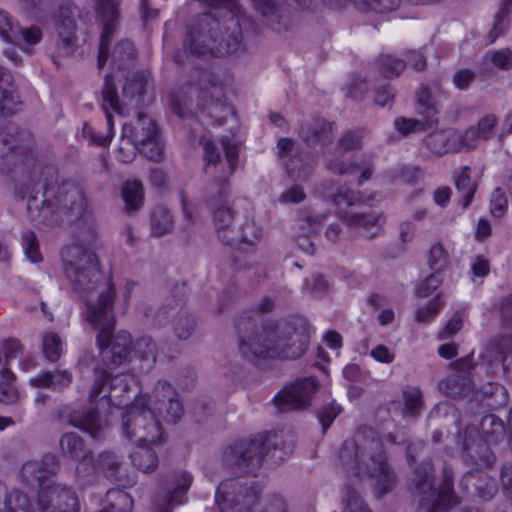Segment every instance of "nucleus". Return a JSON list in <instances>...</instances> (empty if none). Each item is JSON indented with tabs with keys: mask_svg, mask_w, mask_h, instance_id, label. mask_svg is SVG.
<instances>
[{
	"mask_svg": "<svg viewBox=\"0 0 512 512\" xmlns=\"http://www.w3.org/2000/svg\"><path fill=\"white\" fill-rule=\"evenodd\" d=\"M0 378V402L3 404L15 403L18 400V390L13 385L15 375L9 368L3 367Z\"/></svg>",
	"mask_w": 512,
	"mask_h": 512,
	"instance_id": "603ef678",
	"label": "nucleus"
},
{
	"mask_svg": "<svg viewBox=\"0 0 512 512\" xmlns=\"http://www.w3.org/2000/svg\"><path fill=\"white\" fill-rule=\"evenodd\" d=\"M499 123V119L494 114H487L481 117L475 126H470L462 132L464 147L466 151L477 147L479 141H488L494 135V130Z\"/></svg>",
	"mask_w": 512,
	"mask_h": 512,
	"instance_id": "72a5a7b5",
	"label": "nucleus"
},
{
	"mask_svg": "<svg viewBox=\"0 0 512 512\" xmlns=\"http://www.w3.org/2000/svg\"><path fill=\"white\" fill-rule=\"evenodd\" d=\"M192 481V475L186 471L168 474L155 498L157 509L160 512H172L174 507L183 504Z\"/></svg>",
	"mask_w": 512,
	"mask_h": 512,
	"instance_id": "5701e85b",
	"label": "nucleus"
},
{
	"mask_svg": "<svg viewBox=\"0 0 512 512\" xmlns=\"http://www.w3.org/2000/svg\"><path fill=\"white\" fill-rule=\"evenodd\" d=\"M462 484L466 489H473L479 497L485 499L493 498L498 491L497 481L479 469L467 471L462 478Z\"/></svg>",
	"mask_w": 512,
	"mask_h": 512,
	"instance_id": "f704fd0d",
	"label": "nucleus"
},
{
	"mask_svg": "<svg viewBox=\"0 0 512 512\" xmlns=\"http://www.w3.org/2000/svg\"><path fill=\"white\" fill-rule=\"evenodd\" d=\"M200 84L186 85L182 90L173 95L172 109L180 118L194 114L197 109L207 111L209 117L222 125L231 113V107L227 104L224 87L207 72L200 73Z\"/></svg>",
	"mask_w": 512,
	"mask_h": 512,
	"instance_id": "0eeeda50",
	"label": "nucleus"
},
{
	"mask_svg": "<svg viewBox=\"0 0 512 512\" xmlns=\"http://www.w3.org/2000/svg\"><path fill=\"white\" fill-rule=\"evenodd\" d=\"M87 321L99 331L96 341L100 350L101 368L112 370L127 363L132 353V337L127 331L113 334L116 319L109 296L89 305Z\"/></svg>",
	"mask_w": 512,
	"mask_h": 512,
	"instance_id": "423d86ee",
	"label": "nucleus"
},
{
	"mask_svg": "<svg viewBox=\"0 0 512 512\" xmlns=\"http://www.w3.org/2000/svg\"><path fill=\"white\" fill-rule=\"evenodd\" d=\"M132 351H134L142 361H147L152 364L156 361L157 345L149 336H142L138 338L135 343L132 342Z\"/></svg>",
	"mask_w": 512,
	"mask_h": 512,
	"instance_id": "864d4df0",
	"label": "nucleus"
},
{
	"mask_svg": "<svg viewBox=\"0 0 512 512\" xmlns=\"http://www.w3.org/2000/svg\"><path fill=\"white\" fill-rule=\"evenodd\" d=\"M0 512H80V502L71 487L53 483L42 487L34 502L24 493L12 491L0 502Z\"/></svg>",
	"mask_w": 512,
	"mask_h": 512,
	"instance_id": "1a4fd4ad",
	"label": "nucleus"
},
{
	"mask_svg": "<svg viewBox=\"0 0 512 512\" xmlns=\"http://www.w3.org/2000/svg\"><path fill=\"white\" fill-rule=\"evenodd\" d=\"M64 196L65 200L62 202L55 224H70L84 219L89 214L88 200L81 185L72 182Z\"/></svg>",
	"mask_w": 512,
	"mask_h": 512,
	"instance_id": "bb28decb",
	"label": "nucleus"
},
{
	"mask_svg": "<svg viewBox=\"0 0 512 512\" xmlns=\"http://www.w3.org/2000/svg\"><path fill=\"white\" fill-rule=\"evenodd\" d=\"M120 466L119 457L111 451H103L96 458H92V468L110 479L117 477Z\"/></svg>",
	"mask_w": 512,
	"mask_h": 512,
	"instance_id": "a18cd8bd",
	"label": "nucleus"
},
{
	"mask_svg": "<svg viewBox=\"0 0 512 512\" xmlns=\"http://www.w3.org/2000/svg\"><path fill=\"white\" fill-rule=\"evenodd\" d=\"M146 444L138 443V446L130 453V459L138 470L149 473L157 467L158 457Z\"/></svg>",
	"mask_w": 512,
	"mask_h": 512,
	"instance_id": "c03bdc74",
	"label": "nucleus"
},
{
	"mask_svg": "<svg viewBox=\"0 0 512 512\" xmlns=\"http://www.w3.org/2000/svg\"><path fill=\"white\" fill-rule=\"evenodd\" d=\"M19 103L13 75L8 69L0 67V117L13 114Z\"/></svg>",
	"mask_w": 512,
	"mask_h": 512,
	"instance_id": "c9c22d12",
	"label": "nucleus"
},
{
	"mask_svg": "<svg viewBox=\"0 0 512 512\" xmlns=\"http://www.w3.org/2000/svg\"><path fill=\"white\" fill-rule=\"evenodd\" d=\"M69 423L85 432L92 438L99 439L102 435V425L99 412L95 408H89L83 412L74 411L69 415Z\"/></svg>",
	"mask_w": 512,
	"mask_h": 512,
	"instance_id": "4c0bfd02",
	"label": "nucleus"
},
{
	"mask_svg": "<svg viewBox=\"0 0 512 512\" xmlns=\"http://www.w3.org/2000/svg\"><path fill=\"white\" fill-rule=\"evenodd\" d=\"M340 460L347 472L356 476L367 475L377 478L376 491L384 495L394 489L397 477L388 465L381 441L370 432V435L358 433L354 439L343 442Z\"/></svg>",
	"mask_w": 512,
	"mask_h": 512,
	"instance_id": "20e7f679",
	"label": "nucleus"
},
{
	"mask_svg": "<svg viewBox=\"0 0 512 512\" xmlns=\"http://www.w3.org/2000/svg\"><path fill=\"white\" fill-rule=\"evenodd\" d=\"M254 9L261 15L267 25L273 30L281 32L287 30L289 18L287 5L298 7L307 6L312 0H251Z\"/></svg>",
	"mask_w": 512,
	"mask_h": 512,
	"instance_id": "393cba45",
	"label": "nucleus"
},
{
	"mask_svg": "<svg viewBox=\"0 0 512 512\" xmlns=\"http://www.w3.org/2000/svg\"><path fill=\"white\" fill-rule=\"evenodd\" d=\"M116 78L119 79L118 74H106L104 84L101 89L102 109L105 112L110 128L114 125L111 111L119 115H126L129 113L130 108L139 107L143 102V95L146 87V79L144 75L135 73L132 77L125 78V84L122 89V98H120L115 82Z\"/></svg>",
	"mask_w": 512,
	"mask_h": 512,
	"instance_id": "9b49d317",
	"label": "nucleus"
},
{
	"mask_svg": "<svg viewBox=\"0 0 512 512\" xmlns=\"http://www.w3.org/2000/svg\"><path fill=\"white\" fill-rule=\"evenodd\" d=\"M59 448L63 457L76 461L88 460L92 455L84 439L76 432L64 433L59 439Z\"/></svg>",
	"mask_w": 512,
	"mask_h": 512,
	"instance_id": "e433bc0d",
	"label": "nucleus"
},
{
	"mask_svg": "<svg viewBox=\"0 0 512 512\" xmlns=\"http://www.w3.org/2000/svg\"><path fill=\"white\" fill-rule=\"evenodd\" d=\"M132 386L137 389V383L132 375L118 374L113 377L101 367L94 368V382L89 392V400L95 402L97 398H108L111 403L121 406L127 404L134 397H138Z\"/></svg>",
	"mask_w": 512,
	"mask_h": 512,
	"instance_id": "dca6fc26",
	"label": "nucleus"
},
{
	"mask_svg": "<svg viewBox=\"0 0 512 512\" xmlns=\"http://www.w3.org/2000/svg\"><path fill=\"white\" fill-rule=\"evenodd\" d=\"M324 196L336 207L342 218L349 214V208L359 207L372 199V196H365L363 192L346 185L339 186L335 192H324Z\"/></svg>",
	"mask_w": 512,
	"mask_h": 512,
	"instance_id": "473e14b6",
	"label": "nucleus"
},
{
	"mask_svg": "<svg viewBox=\"0 0 512 512\" xmlns=\"http://www.w3.org/2000/svg\"><path fill=\"white\" fill-rule=\"evenodd\" d=\"M65 275L74 290L86 301V319L89 305L101 302L109 296L114 308L116 291L110 277L101 273L96 254L81 244L75 243L62 249Z\"/></svg>",
	"mask_w": 512,
	"mask_h": 512,
	"instance_id": "7ed1b4c3",
	"label": "nucleus"
},
{
	"mask_svg": "<svg viewBox=\"0 0 512 512\" xmlns=\"http://www.w3.org/2000/svg\"><path fill=\"white\" fill-rule=\"evenodd\" d=\"M426 148L435 156L466 151L462 132L456 129L440 130L430 133L424 139Z\"/></svg>",
	"mask_w": 512,
	"mask_h": 512,
	"instance_id": "c85d7f7f",
	"label": "nucleus"
},
{
	"mask_svg": "<svg viewBox=\"0 0 512 512\" xmlns=\"http://www.w3.org/2000/svg\"><path fill=\"white\" fill-rule=\"evenodd\" d=\"M381 74L385 78H394L406 68V61L392 55H381L379 58Z\"/></svg>",
	"mask_w": 512,
	"mask_h": 512,
	"instance_id": "4d7b16f0",
	"label": "nucleus"
},
{
	"mask_svg": "<svg viewBox=\"0 0 512 512\" xmlns=\"http://www.w3.org/2000/svg\"><path fill=\"white\" fill-rule=\"evenodd\" d=\"M342 412V407L335 401L321 407L317 412V418L322 426L323 433H326L336 417Z\"/></svg>",
	"mask_w": 512,
	"mask_h": 512,
	"instance_id": "680f3d73",
	"label": "nucleus"
},
{
	"mask_svg": "<svg viewBox=\"0 0 512 512\" xmlns=\"http://www.w3.org/2000/svg\"><path fill=\"white\" fill-rule=\"evenodd\" d=\"M475 364L471 356H467L456 360L453 363L454 368L459 374L450 377L446 383L448 394L450 396H462L474 389V383L470 379V371L475 368Z\"/></svg>",
	"mask_w": 512,
	"mask_h": 512,
	"instance_id": "2f4dec72",
	"label": "nucleus"
},
{
	"mask_svg": "<svg viewBox=\"0 0 512 512\" xmlns=\"http://www.w3.org/2000/svg\"><path fill=\"white\" fill-rule=\"evenodd\" d=\"M318 387L319 382L315 377L299 378L279 391L272 403L278 412L305 410L310 407Z\"/></svg>",
	"mask_w": 512,
	"mask_h": 512,
	"instance_id": "aec40b11",
	"label": "nucleus"
},
{
	"mask_svg": "<svg viewBox=\"0 0 512 512\" xmlns=\"http://www.w3.org/2000/svg\"><path fill=\"white\" fill-rule=\"evenodd\" d=\"M94 9L97 20L102 25V32L99 43L98 66L103 68L109 52V45L118 25L120 13V0H94Z\"/></svg>",
	"mask_w": 512,
	"mask_h": 512,
	"instance_id": "b1692460",
	"label": "nucleus"
},
{
	"mask_svg": "<svg viewBox=\"0 0 512 512\" xmlns=\"http://www.w3.org/2000/svg\"><path fill=\"white\" fill-rule=\"evenodd\" d=\"M42 349L44 356L50 362L59 360L62 353V341L60 337L53 332H49L43 336Z\"/></svg>",
	"mask_w": 512,
	"mask_h": 512,
	"instance_id": "bf43d9fd",
	"label": "nucleus"
},
{
	"mask_svg": "<svg viewBox=\"0 0 512 512\" xmlns=\"http://www.w3.org/2000/svg\"><path fill=\"white\" fill-rule=\"evenodd\" d=\"M143 195V185L140 182H126L122 190L125 209L128 212L138 210L143 204Z\"/></svg>",
	"mask_w": 512,
	"mask_h": 512,
	"instance_id": "3c124183",
	"label": "nucleus"
},
{
	"mask_svg": "<svg viewBox=\"0 0 512 512\" xmlns=\"http://www.w3.org/2000/svg\"><path fill=\"white\" fill-rule=\"evenodd\" d=\"M60 468L59 457L53 453H46L38 460L25 462L21 469V477L30 486L41 485L44 480L56 476Z\"/></svg>",
	"mask_w": 512,
	"mask_h": 512,
	"instance_id": "cd10ccee",
	"label": "nucleus"
},
{
	"mask_svg": "<svg viewBox=\"0 0 512 512\" xmlns=\"http://www.w3.org/2000/svg\"><path fill=\"white\" fill-rule=\"evenodd\" d=\"M85 461H78L79 464L75 470L76 482L81 489L92 484L95 481V474L98 473L97 470L92 468V460L89 463Z\"/></svg>",
	"mask_w": 512,
	"mask_h": 512,
	"instance_id": "e2e57ef3",
	"label": "nucleus"
},
{
	"mask_svg": "<svg viewBox=\"0 0 512 512\" xmlns=\"http://www.w3.org/2000/svg\"><path fill=\"white\" fill-rule=\"evenodd\" d=\"M435 470L430 462H423L416 467L412 477V486L421 496L417 512H447L458 505L453 488V470L444 464L442 482L435 487Z\"/></svg>",
	"mask_w": 512,
	"mask_h": 512,
	"instance_id": "9d476101",
	"label": "nucleus"
},
{
	"mask_svg": "<svg viewBox=\"0 0 512 512\" xmlns=\"http://www.w3.org/2000/svg\"><path fill=\"white\" fill-rule=\"evenodd\" d=\"M363 137V129L357 128L345 131L337 142L335 153L330 151L322 152L325 168L336 175H351L358 171L360 165L354 161H344L342 154L353 150H360Z\"/></svg>",
	"mask_w": 512,
	"mask_h": 512,
	"instance_id": "412c9836",
	"label": "nucleus"
},
{
	"mask_svg": "<svg viewBox=\"0 0 512 512\" xmlns=\"http://www.w3.org/2000/svg\"><path fill=\"white\" fill-rule=\"evenodd\" d=\"M344 221L347 223L348 226L358 228H369V227H375L377 229L376 232L369 234L367 238L369 240L373 239L381 230L380 226L378 225L379 217L375 215H368L364 213H354V214H348L344 216Z\"/></svg>",
	"mask_w": 512,
	"mask_h": 512,
	"instance_id": "5fc2aeb1",
	"label": "nucleus"
},
{
	"mask_svg": "<svg viewBox=\"0 0 512 512\" xmlns=\"http://www.w3.org/2000/svg\"><path fill=\"white\" fill-rule=\"evenodd\" d=\"M509 357L512 358V335H501L493 338L480 354L482 364L493 367L501 363L506 372H511V369L505 365V359Z\"/></svg>",
	"mask_w": 512,
	"mask_h": 512,
	"instance_id": "7c9ffc66",
	"label": "nucleus"
},
{
	"mask_svg": "<svg viewBox=\"0 0 512 512\" xmlns=\"http://www.w3.org/2000/svg\"><path fill=\"white\" fill-rule=\"evenodd\" d=\"M108 496L115 498L117 503H111L108 508H104L99 512H126V509L131 507L132 499L125 491L109 490Z\"/></svg>",
	"mask_w": 512,
	"mask_h": 512,
	"instance_id": "0e129e2a",
	"label": "nucleus"
},
{
	"mask_svg": "<svg viewBox=\"0 0 512 512\" xmlns=\"http://www.w3.org/2000/svg\"><path fill=\"white\" fill-rule=\"evenodd\" d=\"M0 36L7 42L17 46L34 45L41 40V30L36 26L22 28L14 24L9 15L0 11Z\"/></svg>",
	"mask_w": 512,
	"mask_h": 512,
	"instance_id": "c756f323",
	"label": "nucleus"
},
{
	"mask_svg": "<svg viewBox=\"0 0 512 512\" xmlns=\"http://www.w3.org/2000/svg\"><path fill=\"white\" fill-rule=\"evenodd\" d=\"M342 503L344 505L342 512H371L360 494L350 485L345 486Z\"/></svg>",
	"mask_w": 512,
	"mask_h": 512,
	"instance_id": "13d9d810",
	"label": "nucleus"
},
{
	"mask_svg": "<svg viewBox=\"0 0 512 512\" xmlns=\"http://www.w3.org/2000/svg\"><path fill=\"white\" fill-rule=\"evenodd\" d=\"M146 399L156 419L176 424L184 415V407L178 392L165 380L158 381L152 394L146 396Z\"/></svg>",
	"mask_w": 512,
	"mask_h": 512,
	"instance_id": "6ab92c4d",
	"label": "nucleus"
},
{
	"mask_svg": "<svg viewBox=\"0 0 512 512\" xmlns=\"http://www.w3.org/2000/svg\"><path fill=\"white\" fill-rule=\"evenodd\" d=\"M428 124L425 121L406 118L403 116L397 117L394 120V128L403 136H407L411 133L425 131Z\"/></svg>",
	"mask_w": 512,
	"mask_h": 512,
	"instance_id": "052dcab7",
	"label": "nucleus"
},
{
	"mask_svg": "<svg viewBox=\"0 0 512 512\" xmlns=\"http://www.w3.org/2000/svg\"><path fill=\"white\" fill-rule=\"evenodd\" d=\"M395 177L407 184H415L423 176V171L419 166L403 165L396 169Z\"/></svg>",
	"mask_w": 512,
	"mask_h": 512,
	"instance_id": "774afa93",
	"label": "nucleus"
},
{
	"mask_svg": "<svg viewBox=\"0 0 512 512\" xmlns=\"http://www.w3.org/2000/svg\"><path fill=\"white\" fill-rule=\"evenodd\" d=\"M236 239L233 241V247L247 245L253 247L262 236L261 227L257 226L253 220H246L235 230Z\"/></svg>",
	"mask_w": 512,
	"mask_h": 512,
	"instance_id": "de8ad7c7",
	"label": "nucleus"
},
{
	"mask_svg": "<svg viewBox=\"0 0 512 512\" xmlns=\"http://www.w3.org/2000/svg\"><path fill=\"white\" fill-rule=\"evenodd\" d=\"M404 406L403 413L405 416L417 417L423 407L422 393L418 388H409L403 392Z\"/></svg>",
	"mask_w": 512,
	"mask_h": 512,
	"instance_id": "6e6d98bb",
	"label": "nucleus"
},
{
	"mask_svg": "<svg viewBox=\"0 0 512 512\" xmlns=\"http://www.w3.org/2000/svg\"><path fill=\"white\" fill-rule=\"evenodd\" d=\"M183 303V299L166 298L153 314L154 324L159 327L166 325L172 316L174 318L178 312L183 311L181 309Z\"/></svg>",
	"mask_w": 512,
	"mask_h": 512,
	"instance_id": "8fccbe9b",
	"label": "nucleus"
},
{
	"mask_svg": "<svg viewBox=\"0 0 512 512\" xmlns=\"http://www.w3.org/2000/svg\"><path fill=\"white\" fill-rule=\"evenodd\" d=\"M71 183L59 182L56 169L46 166L40 171L33 169L28 175L18 178L14 192L20 199L27 198V212L32 220L53 225Z\"/></svg>",
	"mask_w": 512,
	"mask_h": 512,
	"instance_id": "f03ea898",
	"label": "nucleus"
},
{
	"mask_svg": "<svg viewBox=\"0 0 512 512\" xmlns=\"http://www.w3.org/2000/svg\"><path fill=\"white\" fill-rule=\"evenodd\" d=\"M395 99V91L390 84L380 85L375 88L373 101L379 107L391 108Z\"/></svg>",
	"mask_w": 512,
	"mask_h": 512,
	"instance_id": "69168bd1",
	"label": "nucleus"
},
{
	"mask_svg": "<svg viewBox=\"0 0 512 512\" xmlns=\"http://www.w3.org/2000/svg\"><path fill=\"white\" fill-rule=\"evenodd\" d=\"M227 184L221 183L217 194L212 195L208 201L212 213V220L218 239L224 245H233L236 239L235 223L236 211L228 197Z\"/></svg>",
	"mask_w": 512,
	"mask_h": 512,
	"instance_id": "a211bd4d",
	"label": "nucleus"
},
{
	"mask_svg": "<svg viewBox=\"0 0 512 512\" xmlns=\"http://www.w3.org/2000/svg\"><path fill=\"white\" fill-rule=\"evenodd\" d=\"M241 41L239 19L220 20L214 13L207 12L196 18L184 40V47L194 55L223 57L237 52Z\"/></svg>",
	"mask_w": 512,
	"mask_h": 512,
	"instance_id": "39448f33",
	"label": "nucleus"
},
{
	"mask_svg": "<svg viewBox=\"0 0 512 512\" xmlns=\"http://www.w3.org/2000/svg\"><path fill=\"white\" fill-rule=\"evenodd\" d=\"M71 382L72 373L67 369L46 371L30 380L31 385L36 388H48L58 391L68 387Z\"/></svg>",
	"mask_w": 512,
	"mask_h": 512,
	"instance_id": "58836bf2",
	"label": "nucleus"
},
{
	"mask_svg": "<svg viewBox=\"0 0 512 512\" xmlns=\"http://www.w3.org/2000/svg\"><path fill=\"white\" fill-rule=\"evenodd\" d=\"M485 59L490 60L499 69L509 70L512 68V51L508 48L488 53Z\"/></svg>",
	"mask_w": 512,
	"mask_h": 512,
	"instance_id": "338daca9",
	"label": "nucleus"
},
{
	"mask_svg": "<svg viewBox=\"0 0 512 512\" xmlns=\"http://www.w3.org/2000/svg\"><path fill=\"white\" fill-rule=\"evenodd\" d=\"M471 168L464 166L460 174L455 179V186L457 192L462 196V206L467 208L473 201L475 192L478 188V183L471 179Z\"/></svg>",
	"mask_w": 512,
	"mask_h": 512,
	"instance_id": "49530a36",
	"label": "nucleus"
},
{
	"mask_svg": "<svg viewBox=\"0 0 512 512\" xmlns=\"http://www.w3.org/2000/svg\"><path fill=\"white\" fill-rule=\"evenodd\" d=\"M174 228V217L168 207L157 205L151 212L152 234L157 237L170 233Z\"/></svg>",
	"mask_w": 512,
	"mask_h": 512,
	"instance_id": "37998d69",
	"label": "nucleus"
},
{
	"mask_svg": "<svg viewBox=\"0 0 512 512\" xmlns=\"http://www.w3.org/2000/svg\"><path fill=\"white\" fill-rule=\"evenodd\" d=\"M298 135L307 146L320 145L327 151L334 141V123L321 117L305 119L298 126Z\"/></svg>",
	"mask_w": 512,
	"mask_h": 512,
	"instance_id": "a878e982",
	"label": "nucleus"
},
{
	"mask_svg": "<svg viewBox=\"0 0 512 512\" xmlns=\"http://www.w3.org/2000/svg\"><path fill=\"white\" fill-rule=\"evenodd\" d=\"M197 327L196 318L188 311H180L172 320V330L179 340H187Z\"/></svg>",
	"mask_w": 512,
	"mask_h": 512,
	"instance_id": "09e8293b",
	"label": "nucleus"
},
{
	"mask_svg": "<svg viewBox=\"0 0 512 512\" xmlns=\"http://www.w3.org/2000/svg\"><path fill=\"white\" fill-rule=\"evenodd\" d=\"M135 49L130 40H121L113 48L111 54V68L118 73L134 64Z\"/></svg>",
	"mask_w": 512,
	"mask_h": 512,
	"instance_id": "79ce46f5",
	"label": "nucleus"
},
{
	"mask_svg": "<svg viewBox=\"0 0 512 512\" xmlns=\"http://www.w3.org/2000/svg\"><path fill=\"white\" fill-rule=\"evenodd\" d=\"M457 443L461 445L462 459L467 465L492 466L496 461L490 443L480 436L475 426H468L463 433L459 432Z\"/></svg>",
	"mask_w": 512,
	"mask_h": 512,
	"instance_id": "4be33fe9",
	"label": "nucleus"
},
{
	"mask_svg": "<svg viewBox=\"0 0 512 512\" xmlns=\"http://www.w3.org/2000/svg\"><path fill=\"white\" fill-rule=\"evenodd\" d=\"M261 492L262 486L256 476L232 477L218 485L215 502L221 512H248Z\"/></svg>",
	"mask_w": 512,
	"mask_h": 512,
	"instance_id": "ddd939ff",
	"label": "nucleus"
},
{
	"mask_svg": "<svg viewBox=\"0 0 512 512\" xmlns=\"http://www.w3.org/2000/svg\"><path fill=\"white\" fill-rule=\"evenodd\" d=\"M239 350L250 361L258 359L295 360L302 357L310 342V325L302 316H290L257 327V319L249 313L236 320Z\"/></svg>",
	"mask_w": 512,
	"mask_h": 512,
	"instance_id": "f257e3e1",
	"label": "nucleus"
},
{
	"mask_svg": "<svg viewBox=\"0 0 512 512\" xmlns=\"http://www.w3.org/2000/svg\"><path fill=\"white\" fill-rule=\"evenodd\" d=\"M123 435L136 443L158 444L162 442L163 431L159 419H156L145 396L136 397L128 405L122 417Z\"/></svg>",
	"mask_w": 512,
	"mask_h": 512,
	"instance_id": "f8f14e48",
	"label": "nucleus"
},
{
	"mask_svg": "<svg viewBox=\"0 0 512 512\" xmlns=\"http://www.w3.org/2000/svg\"><path fill=\"white\" fill-rule=\"evenodd\" d=\"M158 134L155 120L138 112L135 119L123 124L122 141L127 140L140 146L147 158L159 161L163 156V147L158 142Z\"/></svg>",
	"mask_w": 512,
	"mask_h": 512,
	"instance_id": "f3484780",
	"label": "nucleus"
},
{
	"mask_svg": "<svg viewBox=\"0 0 512 512\" xmlns=\"http://www.w3.org/2000/svg\"><path fill=\"white\" fill-rule=\"evenodd\" d=\"M90 19V13L75 3L66 2L60 6L55 28L58 34L57 49L61 54H73L77 48L78 33H87Z\"/></svg>",
	"mask_w": 512,
	"mask_h": 512,
	"instance_id": "2eb2a0df",
	"label": "nucleus"
},
{
	"mask_svg": "<svg viewBox=\"0 0 512 512\" xmlns=\"http://www.w3.org/2000/svg\"><path fill=\"white\" fill-rule=\"evenodd\" d=\"M416 111L430 125L436 121L439 113V103L435 100L428 86H421L415 93Z\"/></svg>",
	"mask_w": 512,
	"mask_h": 512,
	"instance_id": "ea45409f",
	"label": "nucleus"
},
{
	"mask_svg": "<svg viewBox=\"0 0 512 512\" xmlns=\"http://www.w3.org/2000/svg\"><path fill=\"white\" fill-rule=\"evenodd\" d=\"M292 450V443H287L282 433L269 432L234 443L225 451L224 461L230 468L244 472L245 476H255L265 456L276 462Z\"/></svg>",
	"mask_w": 512,
	"mask_h": 512,
	"instance_id": "6e6552de",
	"label": "nucleus"
},
{
	"mask_svg": "<svg viewBox=\"0 0 512 512\" xmlns=\"http://www.w3.org/2000/svg\"><path fill=\"white\" fill-rule=\"evenodd\" d=\"M480 430V436L490 444L499 443L506 437V427L504 422L494 414H489L482 418L480 422Z\"/></svg>",
	"mask_w": 512,
	"mask_h": 512,
	"instance_id": "a19ab883",
	"label": "nucleus"
},
{
	"mask_svg": "<svg viewBox=\"0 0 512 512\" xmlns=\"http://www.w3.org/2000/svg\"><path fill=\"white\" fill-rule=\"evenodd\" d=\"M33 136L30 131L9 122L0 129V172L11 173L34 159Z\"/></svg>",
	"mask_w": 512,
	"mask_h": 512,
	"instance_id": "4468645a",
	"label": "nucleus"
}]
</instances>
